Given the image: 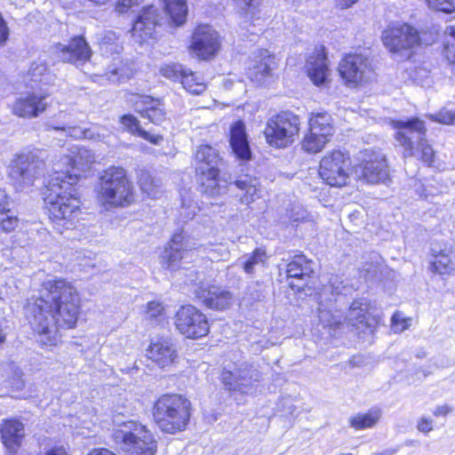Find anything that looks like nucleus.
Masks as SVG:
<instances>
[{
	"instance_id": "5fc2aeb1",
	"label": "nucleus",
	"mask_w": 455,
	"mask_h": 455,
	"mask_svg": "<svg viewBox=\"0 0 455 455\" xmlns=\"http://www.w3.org/2000/svg\"><path fill=\"white\" fill-rule=\"evenodd\" d=\"M409 319L403 317L401 313H395L392 317V325L395 332H402L409 326Z\"/></svg>"
},
{
	"instance_id": "5701e85b",
	"label": "nucleus",
	"mask_w": 455,
	"mask_h": 455,
	"mask_svg": "<svg viewBox=\"0 0 455 455\" xmlns=\"http://www.w3.org/2000/svg\"><path fill=\"white\" fill-rule=\"evenodd\" d=\"M147 355L161 368L172 365L178 356L175 345L168 339L152 342L147 350Z\"/></svg>"
},
{
	"instance_id": "774afa93",
	"label": "nucleus",
	"mask_w": 455,
	"mask_h": 455,
	"mask_svg": "<svg viewBox=\"0 0 455 455\" xmlns=\"http://www.w3.org/2000/svg\"><path fill=\"white\" fill-rule=\"evenodd\" d=\"M88 455H116L114 452L107 449H96L90 452Z\"/></svg>"
},
{
	"instance_id": "4be33fe9",
	"label": "nucleus",
	"mask_w": 455,
	"mask_h": 455,
	"mask_svg": "<svg viewBox=\"0 0 455 455\" xmlns=\"http://www.w3.org/2000/svg\"><path fill=\"white\" fill-rule=\"evenodd\" d=\"M355 174L358 180L366 183L385 182L389 176L385 156H379L363 162L355 167Z\"/></svg>"
},
{
	"instance_id": "dca6fc26",
	"label": "nucleus",
	"mask_w": 455,
	"mask_h": 455,
	"mask_svg": "<svg viewBox=\"0 0 455 455\" xmlns=\"http://www.w3.org/2000/svg\"><path fill=\"white\" fill-rule=\"evenodd\" d=\"M220 48V36L210 25H200L195 29L190 50L196 56L207 60L215 56Z\"/></svg>"
},
{
	"instance_id": "37998d69",
	"label": "nucleus",
	"mask_w": 455,
	"mask_h": 455,
	"mask_svg": "<svg viewBox=\"0 0 455 455\" xmlns=\"http://www.w3.org/2000/svg\"><path fill=\"white\" fill-rule=\"evenodd\" d=\"M414 188L420 198L429 202H433L436 196L442 194L440 187L433 183L422 184L421 182H416Z\"/></svg>"
},
{
	"instance_id": "13d9d810",
	"label": "nucleus",
	"mask_w": 455,
	"mask_h": 455,
	"mask_svg": "<svg viewBox=\"0 0 455 455\" xmlns=\"http://www.w3.org/2000/svg\"><path fill=\"white\" fill-rule=\"evenodd\" d=\"M417 428L419 432L427 434L433 430V420L431 419L422 417L418 421Z\"/></svg>"
},
{
	"instance_id": "6ab92c4d",
	"label": "nucleus",
	"mask_w": 455,
	"mask_h": 455,
	"mask_svg": "<svg viewBox=\"0 0 455 455\" xmlns=\"http://www.w3.org/2000/svg\"><path fill=\"white\" fill-rule=\"evenodd\" d=\"M47 98L48 94L42 92H33L22 94L13 102L12 112L21 118H36L44 113L49 107Z\"/></svg>"
},
{
	"instance_id": "f03ea898",
	"label": "nucleus",
	"mask_w": 455,
	"mask_h": 455,
	"mask_svg": "<svg viewBox=\"0 0 455 455\" xmlns=\"http://www.w3.org/2000/svg\"><path fill=\"white\" fill-rule=\"evenodd\" d=\"M76 182L77 174H70L68 180L52 175L44 192L50 219L54 222L63 221V225H69L68 228L80 212V201L75 187Z\"/></svg>"
},
{
	"instance_id": "412c9836",
	"label": "nucleus",
	"mask_w": 455,
	"mask_h": 455,
	"mask_svg": "<svg viewBox=\"0 0 455 455\" xmlns=\"http://www.w3.org/2000/svg\"><path fill=\"white\" fill-rule=\"evenodd\" d=\"M195 245L196 243H192L183 232L175 233L163 253V267L171 270L176 269L180 260L196 249Z\"/></svg>"
},
{
	"instance_id": "79ce46f5",
	"label": "nucleus",
	"mask_w": 455,
	"mask_h": 455,
	"mask_svg": "<svg viewBox=\"0 0 455 455\" xmlns=\"http://www.w3.org/2000/svg\"><path fill=\"white\" fill-rule=\"evenodd\" d=\"M120 48L119 38L115 32L108 31L103 35L100 42V49L103 54L116 53Z\"/></svg>"
},
{
	"instance_id": "473e14b6",
	"label": "nucleus",
	"mask_w": 455,
	"mask_h": 455,
	"mask_svg": "<svg viewBox=\"0 0 455 455\" xmlns=\"http://www.w3.org/2000/svg\"><path fill=\"white\" fill-rule=\"evenodd\" d=\"M120 123L124 130L133 135L141 137L154 145H159L164 138L159 134H151L140 127V121L132 115H124L120 117Z\"/></svg>"
},
{
	"instance_id": "423d86ee",
	"label": "nucleus",
	"mask_w": 455,
	"mask_h": 455,
	"mask_svg": "<svg viewBox=\"0 0 455 455\" xmlns=\"http://www.w3.org/2000/svg\"><path fill=\"white\" fill-rule=\"evenodd\" d=\"M97 192L104 205L126 206L134 199L132 182L122 167L110 166L104 170L99 179Z\"/></svg>"
},
{
	"instance_id": "e433bc0d",
	"label": "nucleus",
	"mask_w": 455,
	"mask_h": 455,
	"mask_svg": "<svg viewBox=\"0 0 455 455\" xmlns=\"http://www.w3.org/2000/svg\"><path fill=\"white\" fill-rule=\"evenodd\" d=\"M267 256L266 251L262 248H256L251 253L245 254L238 259V265L243 270L250 275H252L257 267H264Z\"/></svg>"
},
{
	"instance_id": "c85d7f7f",
	"label": "nucleus",
	"mask_w": 455,
	"mask_h": 455,
	"mask_svg": "<svg viewBox=\"0 0 455 455\" xmlns=\"http://www.w3.org/2000/svg\"><path fill=\"white\" fill-rule=\"evenodd\" d=\"M308 76L316 84H323L330 75L323 48L311 55L307 63Z\"/></svg>"
},
{
	"instance_id": "338daca9",
	"label": "nucleus",
	"mask_w": 455,
	"mask_h": 455,
	"mask_svg": "<svg viewBox=\"0 0 455 455\" xmlns=\"http://www.w3.org/2000/svg\"><path fill=\"white\" fill-rule=\"evenodd\" d=\"M84 139L89 140H96L100 139V134L96 132L93 129H84Z\"/></svg>"
},
{
	"instance_id": "f704fd0d",
	"label": "nucleus",
	"mask_w": 455,
	"mask_h": 455,
	"mask_svg": "<svg viewBox=\"0 0 455 455\" xmlns=\"http://www.w3.org/2000/svg\"><path fill=\"white\" fill-rule=\"evenodd\" d=\"M19 220L9 208L8 197L0 191V232L10 233L18 226Z\"/></svg>"
},
{
	"instance_id": "8fccbe9b",
	"label": "nucleus",
	"mask_w": 455,
	"mask_h": 455,
	"mask_svg": "<svg viewBox=\"0 0 455 455\" xmlns=\"http://www.w3.org/2000/svg\"><path fill=\"white\" fill-rule=\"evenodd\" d=\"M184 282L187 285L194 286V291L198 286H205L208 283V282H206L204 279V275L196 270H188V272L185 275Z\"/></svg>"
},
{
	"instance_id": "7ed1b4c3",
	"label": "nucleus",
	"mask_w": 455,
	"mask_h": 455,
	"mask_svg": "<svg viewBox=\"0 0 455 455\" xmlns=\"http://www.w3.org/2000/svg\"><path fill=\"white\" fill-rule=\"evenodd\" d=\"M391 124L396 130L395 138L403 148L404 158L415 157L428 166L434 163L435 152L427 140V128L422 120L416 117L394 120Z\"/></svg>"
},
{
	"instance_id": "6e6d98bb",
	"label": "nucleus",
	"mask_w": 455,
	"mask_h": 455,
	"mask_svg": "<svg viewBox=\"0 0 455 455\" xmlns=\"http://www.w3.org/2000/svg\"><path fill=\"white\" fill-rule=\"evenodd\" d=\"M164 312V306L157 301H150L147 306V315L150 318H156Z\"/></svg>"
},
{
	"instance_id": "0e129e2a",
	"label": "nucleus",
	"mask_w": 455,
	"mask_h": 455,
	"mask_svg": "<svg viewBox=\"0 0 455 455\" xmlns=\"http://www.w3.org/2000/svg\"><path fill=\"white\" fill-rule=\"evenodd\" d=\"M450 412H451L450 407L448 405L444 404V405L437 406L435 408V410L434 411V415L436 416V417H438V416H446Z\"/></svg>"
},
{
	"instance_id": "9b49d317",
	"label": "nucleus",
	"mask_w": 455,
	"mask_h": 455,
	"mask_svg": "<svg viewBox=\"0 0 455 455\" xmlns=\"http://www.w3.org/2000/svg\"><path fill=\"white\" fill-rule=\"evenodd\" d=\"M176 329L188 339H198L209 331L206 316L196 307L187 305L180 307L174 316Z\"/></svg>"
},
{
	"instance_id": "680f3d73",
	"label": "nucleus",
	"mask_w": 455,
	"mask_h": 455,
	"mask_svg": "<svg viewBox=\"0 0 455 455\" xmlns=\"http://www.w3.org/2000/svg\"><path fill=\"white\" fill-rule=\"evenodd\" d=\"M8 38V28L0 13V44H3Z\"/></svg>"
},
{
	"instance_id": "69168bd1",
	"label": "nucleus",
	"mask_w": 455,
	"mask_h": 455,
	"mask_svg": "<svg viewBox=\"0 0 455 455\" xmlns=\"http://www.w3.org/2000/svg\"><path fill=\"white\" fill-rule=\"evenodd\" d=\"M68 134L76 139H84V130L76 127H70L68 130Z\"/></svg>"
},
{
	"instance_id": "f257e3e1",
	"label": "nucleus",
	"mask_w": 455,
	"mask_h": 455,
	"mask_svg": "<svg viewBox=\"0 0 455 455\" xmlns=\"http://www.w3.org/2000/svg\"><path fill=\"white\" fill-rule=\"evenodd\" d=\"M80 313V294L64 279L44 282L40 296L28 300L26 307L28 323L43 346H55L60 329L75 328Z\"/></svg>"
},
{
	"instance_id": "a211bd4d",
	"label": "nucleus",
	"mask_w": 455,
	"mask_h": 455,
	"mask_svg": "<svg viewBox=\"0 0 455 455\" xmlns=\"http://www.w3.org/2000/svg\"><path fill=\"white\" fill-rule=\"evenodd\" d=\"M54 53L63 62L81 68L90 61L92 52L84 37L76 36L72 37L68 44H56Z\"/></svg>"
},
{
	"instance_id": "f8f14e48",
	"label": "nucleus",
	"mask_w": 455,
	"mask_h": 455,
	"mask_svg": "<svg viewBox=\"0 0 455 455\" xmlns=\"http://www.w3.org/2000/svg\"><path fill=\"white\" fill-rule=\"evenodd\" d=\"M340 77L348 86H357L368 82L373 74L371 63L362 54H347L338 68Z\"/></svg>"
},
{
	"instance_id": "7c9ffc66",
	"label": "nucleus",
	"mask_w": 455,
	"mask_h": 455,
	"mask_svg": "<svg viewBox=\"0 0 455 455\" xmlns=\"http://www.w3.org/2000/svg\"><path fill=\"white\" fill-rule=\"evenodd\" d=\"M234 185L243 192L241 196V201L249 204L260 196V182L258 178L249 174H243L237 177Z\"/></svg>"
},
{
	"instance_id": "de8ad7c7",
	"label": "nucleus",
	"mask_w": 455,
	"mask_h": 455,
	"mask_svg": "<svg viewBox=\"0 0 455 455\" xmlns=\"http://www.w3.org/2000/svg\"><path fill=\"white\" fill-rule=\"evenodd\" d=\"M427 6L433 10L445 13L455 12V0H425Z\"/></svg>"
},
{
	"instance_id": "393cba45",
	"label": "nucleus",
	"mask_w": 455,
	"mask_h": 455,
	"mask_svg": "<svg viewBox=\"0 0 455 455\" xmlns=\"http://www.w3.org/2000/svg\"><path fill=\"white\" fill-rule=\"evenodd\" d=\"M433 259L430 262L429 270L434 274L447 275L454 269L452 261L453 250L451 246L443 245L437 242L431 244Z\"/></svg>"
},
{
	"instance_id": "aec40b11",
	"label": "nucleus",
	"mask_w": 455,
	"mask_h": 455,
	"mask_svg": "<svg viewBox=\"0 0 455 455\" xmlns=\"http://www.w3.org/2000/svg\"><path fill=\"white\" fill-rule=\"evenodd\" d=\"M193 292L204 307L216 311L229 308L233 302V294L230 291L209 283L205 286H198Z\"/></svg>"
},
{
	"instance_id": "20e7f679",
	"label": "nucleus",
	"mask_w": 455,
	"mask_h": 455,
	"mask_svg": "<svg viewBox=\"0 0 455 455\" xmlns=\"http://www.w3.org/2000/svg\"><path fill=\"white\" fill-rule=\"evenodd\" d=\"M436 38L432 31H421L410 24H395L387 28L381 35L384 46L400 59L411 58L421 45H430Z\"/></svg>"
},
{
	"instance_id": "72a5a7b5",
	"label": "nucleus",
	"mask_w": 455,
	"mask_h": 455,
	"mask_svg": "<svg viewBox=\"0 0 455 455\" xmlns=\"http://www.w3.org/2000/svg\"><path fill=\"white\" fill-rule=\"evenodd\" d=\"M312 264V261L308 260L304 255H295L287 264V276L297 280H303L306 277H309L313 273Z\"/></svg>"
},
{
	"instance_id": "052dcab7",
	"label": "nucleus",
	"mask_w": 455,
	"mask_h": 455,
	"mask_svg": "<svg viewBox=\"0 0 455 455\" xmlns=\"http://www.w3.org/2000/svg\"><path fill=\"white\" fill-rule=\"evenodd\" d=\"M47 70V68L45 65L42 64H33L30 68V75L34 78V80H36V77L38 76L43 75Z\"/></svg>"
},
{
	"instance_id": "4c0bfd02",
	"label": "nucleus",
	"mask_w": 455,
	"mask_h": 455,
	"mask_svg": "<svg viewBox=\"0 0 455 455\" xmlns=\"http://www.w3.org/2000/svg\"><path fill=\"white\" fill-rule=\"evenodd\" d=\"M142 103L146 106L144 109L139 110L141 116L148 118L151 123L159 124L165 119V111L163 104L151 97H144Z\"/></svg>"
},
{
	"instance_id": "2f4dec72",
	"label": "nucleus",
	"mask_w": 455,
	"mask_h": 455,
	"mask_svg": "<svg viewBox=\"0 0 455 455\" xmlns=\"http://www.w3.org/2000/svg\"><path fill=\"white\" fill-rule=\"evenodd\" d=\"M219 170H212V168L206 173L197 172L201 193L214 197L226 192V188L219 184Z\"/></svg>"
},
{
	"instance_id": "bb28decb",
	"label": "nucleus",
	"mask_w": 455,
	"mask_h": 455,
	"mask_svg": "<svg viewBox=\"0 0 455 455\" xmlns=\"http://www.w3.org/2000/svg\"><path fill=\"white\" fill-rule=\"evenodd\" d=\"M230 146L235 156L241 160L251 158V148L245 132V125L242 121L235 122L230 129Z\"/></svg>"
},
{
	"instance_id": "a878e982",
	"label": "nucleus",
	"mask_w": 455,
	"mask_h": 455,
	"mask_svg": "<svg viewBox=\"0 0 455 455\" xmlns=\"http://www.w3.org/2000/svg\"><path fill=\"white\" fill-rule=\"evenodd\" d=\"M1 438L4 446L11 451H16L25 435L23 424L17 419L4 420L0 428Z\"/></svg>"
},
{
	"instance_id": "c756f323",
	"label": "nucleus",
	"mask_w": 455,
	"mask_h": 455,
	"mask_svg": "<svg viewBox=\"0 0 455 455\" xmlns=\"http://www.w3.org/2000/svg\"><path fill=\"white\" fill-rule=\"evenodd\" d=\"M196 172H204L219 170L220 158L215 148L209 145H201L195 153Z\"/></svg>"
},
{
	"instance_id": "ddd939ff",
	"label": "nucleus",
	"mask_w": 455,
	"mask_h": 455,
	"mask_svg": "<svg viewBox=\"0 0 455 455\" xmlns=\"http://www.w3.org/2000/svg\"><path fill=\"white\" fill-rule=\"evenodd\" d=\"M332 133L331 116L327 113L313 114L309 119V132L302 140V148L308 153L320 152Z\"/></svg>"
},
{
	"instance_id": "09e8293b",
	"label": "nucleus",
	"mask_w": 455,
	"mask_h": 455,
	"mask_svg": "<svg viewBox=\"0 0 455 455\" xmlns=\"http://www.w3.org/2000/svg\"><path fill=\"white\" fill-rule=\"evenodd\" d=\"M228 248L222 243L211 246L208 249V256L212 261L225 260L229 258Z\"/></svg>"
},
{
	"instance_id": "4d7b16f0",
	"label": "nucleus",
	"mask_w": 455,
	"mask_h": 455,
	"mask_svg": "<svg viewBox=\"0 0 455 455\" xmlns=\"http://www.w3.org/2000/svg\"><path fill=\"white\" fill-rule=\"evenodd\" d=\"M141 1L142 0H117L115 10L119 13H124L132 6L139 4Z\"/></svg>"
},
{
	"instance_id": "0eeeda50",
	"label": "nucleus",
	"mask_w": 455,
	"mask_h": 455,
	"mask_svg": "<svg viewBox=\"0 0 455 455\" xmlns=\"http://www.w3.org/2000/svg\"><path fill=\"white\" fill-rule=\"evenodd\" d=\"M117 427L113 431L114 442L129 455H154L156 452V441L145 426L134 420L114 419Z\"/></svg>"
},
{
	"instance_id": "864d4df0",
	"label": "nucleus",
	"mask_w": 455,
	"mask_h": 455,
	"mask_svg": "<svg viewBox=\"0 0 455 455\" xmlns=\"http://www.w3.org/2000/svg\"><path fill=\"white\" fill-rule=\"evenodd\" d=\"M235 6L244 13L254 14V10L259 4V0H234Z\"/></svg>"
},
{
	"instance_id": "9d476101",
	"label": "nucleus",
	"mask_w": 455,
	"mask_h": 455,
	"mask_svg": "<svg viewBox=\"0 0 455 455\" xmlns=\"http://www.w3.org/2000/svg\"><path fill=\"white\" fill-rule=\"evenodd\" d=\"M318 172L326 184L338 188L346 186L352 172L350 157L341 150L328 152L321 159Z\"/></svg>"
},
{
	"instance_id": "2eb2a0df",
	"label": "nucleus",
	"mask_w": 455,
	"mask_h": 455,
	"mask_svg": "<svg viewBox=\"0 0 455 455\" xmlns=\"http://www.w3.org/2000/svg\"><path fill=\"white\" fill-rule=\"evenodd\" d=\"M162 18L158 9L154 5L144 7L135 20L132 28V37L134 43L140 45L156 39Z\"/></svg>"
},
{
	"instance_id": "a18cd8bd",
	"label": "nucleus",
	"mask_w": 455,
	"mask_h": 455,
	"mask_svg": "<svg viewBox=\"0 0 455 455\" xmlns=\"http://www.w3.org/2000/svg\"><path fill=\"white\" fill-rule=\"evenodd\" d=\"M319 320L324 326L339 329L344 326L341 315H334L330 310L319 309Z\"/></svg>"
},
{
	"instance_id": "3c124183",
	"label": "nucleus",
	"mask_w": 455,
	"mask_h": 455,
	"mask_svg": "<svg viewBox=\"0 0 455 455\" xmlns=\"http://www.w3.org/2000/svg\"><path fill=\"white\" fill-rule=\"evenodd\" d=\"M432 120L443 124H455V108H442L436 115L431 116Z\"/></svg>"
},
{
	"instance_id": "603ef678",
	"label": "nucleus",
	"mask_w": 455,
	"mask_h": 455,
	"mask_svg": "<svg viewBox=\"0 0 455 455\" xmlns=\"http://www.w3.org/2000/svg\"><path fill=\"white\" fill-rule=\"evenodd\" d=\"M345 286L342 283V281L339 280L338 276H332L329 280V284L325 286L324 292L330 293L332 296H338L342 294Z\"/></svg>"
},
{
	"instance_id": "b1692460",
	"label": "nucleus",
	"mask_w": 455,
	"mask_h": 455,
	"mask_svg": "<svg viewBox=\"0 0 455 455\" xmlns=\"http://www.w3.org/2000/svg\"><path fill=\"white\" fill-rule=\"evenodd\" d=\"M276 68L275 56L267 50H260L256 55L254 63L248 69V77L256 84H261L271 76Z\"/></svg>"
},
{
	"instance_id": "58836bf2",
	"label": "nucleus",
	"mask_w": 455,
	"mask_h": 455,
	"mask_svg": "<svg viewBox=\"0 0 455 455\" xmlns=\"http://www.w3.org/2000/svg\"><path fill=\"white\" fill-rule=\"evenodd\" d=\"M379 410H371L366 413H359L350 418V427L356 429H365L374 427L380 418Z\"/></svg>"
},
{
	"instance_id": "39448f33",
	"label": "nucleus",
	"mask_w": 455,
	"mask_h": 455,
	"mask_svg": "<svg viewBox=\"0 0 455 455\" xmlns=\"http://www.w3.org/2000/svg\"><path fill=\"white\" fill-rule=\"evenodd\" d=\"M153 417L163 432L182 431L190 419V402L179 395H164L154 404Z\"/></svg>"
},
{
	"instance_id": "49530a36",
	"label": "nucleus",
	"mask_w": 455,
	"mask_h": 455,
	"mask_svg": "<svg viewBox=\"0 0 455 455\" xmlns=\"http://www.w3.org/2000/svg\"><path fill=\"white\" fill-rule=\"evenodd\" d=\"M185 69L186 68L182 65L172 63L162 66L160 73L168 79L180 81Z\"/></svg>"
},
{
	"instance_id": "f3484780",
	"label": "nucleus",
	"mask_w": 455,
	"mask_h": 455,
	"mask_svg": "<svg viewBox=\"0 0 455 455\" xmlns=\"http://www.w3.org/2000/svg\"><path fill=\"white\" fill-rule=\"evenodd\" d=\"M222 382L227 389L247 393L254 382L260 379L259 371L247 363H242L233 370L223 371Z\"/></svg>"
},
{
	"instance_id": "4468645a",
	"label": "nucleus",
	"mask_w": 455,
	"mask_h": 455,
	"mask_svg": "<svg viewBox=\"0 0 455 455\" xmlns=\"http://www.w3.org/2000/svg\"><path fill=\"white\" fill-rule=\"evenodd\" d=\"M71 153L72 155L63 156L54 163L52 176L66 180H68L70 174H77L78 178L81 172L87 171L95 162L93 152L85 148H76Z\"/></svg>"
},
{
	"instance_id": "bf43d9fd",
	"label": "nucleus",
	"mask_w": 455,
	"mask_h": 455,
	"mask_svg": "<svg viewBox=\"0 0 455 455\" xmlns=\"http://www.w3.org/2000/svg\"><path fill=\"white\" fill-rule=\"evenodd\" d=\"M197 207L194 204L186 206L185 204L182 205L180 215L183 216L184 221H187L188 220H192L196 214Z\"/></svg>"
},
{
	"instance_id": "cd10ccee",
	"label": "nucleus",
	"mask_w": 455,
	"mask_h": 455,
	"mask_svg": "<svg viewBox=\"0 0 455 455\" xmlns=\"http://www.w3.org/2000/svg\"><path fill=\"white\" fill-rule=\"evenodd\" d=\"M368 304L365 300H355L343 319L344 325H351L360 331L371 327L370 317L367 315Z\"/></svg>"
},
{
	"instance_id": "6e6552de",
	"label": "nucleus",
	"mask_w": 455,
	"mask_h": 455,
	"mask_svg": "<svg viewBox=\"0 0 455 455\" xmlns=\"http://www.w3.org/2000/svg\"><path fill=\"white\" fill-rule=\"evenodd\" d=\"M299 118L283 111L268 119L264 130L267 142L275 148H286L295 140L299 131Z\"/></svg>"
},
{
	"instance_id": "a19ab883",
	"label": "nucleus",
	"mask_w": 455,
	"mask_h": 455,
	"mask_svg": "<svg viewBox=\"0 0 455 455\" xmlns=\"http://www.w3.org/2000/svg\"><path fill=\"white\" fill-rule=\"evenodd\" d=\"M139 184L142 192L150 197H156L158 195L159 181L156 180L147 171H140L139 174Z\"/></svg>"
},
{
	"instance_id": "1a4fd4ad",
	"label": "nucleus",
	"mask_w": 455,
	"mask_h": 455,
	"mask_svg": "<svg viewBox=\"0 0 455 455\" xmlns=\"http://www.w3.org/2000/svg\"><path fill=\"white\" fill-rule=\"evenodd\" d=\"M44 171V161L34 152L21 153L12 161L9 177L18 190L34 185Z\"/></svg>"
},
{
	"instance_id": "c03bdc74",
	"label": "nucleus",
	"mask_w": 455,
	"mask_h": 455,
	"mask_svg": "<svg viewBox=\"0 0 455 455\" xmlns=\"http://www.w3.org/2000/svg\"><path fill=\"white\" fill-rule=\"evenodd\" d=\"M444 35V55L449 62L455 64V27H447Z\"/></svg>"
},
{
	"instance_id": "ea45409f",
	"label": "nucleus",
	"mask_w": 455,
	"mask_h": 455,
	"mask_svg": "<svg viewBox=\"0 0 455 455\" xmlns=\"http://www.w3.org/2000/svg\"><path fill=\"white\" fill-rule=\"evenodd\" d=\"M180 83L182 84L184 89H186L188 92L196 95L203 93L206 89L205 84L201 81V79L198 78L195 73L187 68L183 73Z\"/></svg>"
},
{
	"instance_id": "e2e57ef3",
	"label": "nucleus",
	"mask_w": 455,
	"mask_h": 455,
	"mask_svg": "<svg viewBox=\"0 0 455 455\" xmlns=\"http://www.w3.org/2000/svg\"><path fill=\"white\" fill-rule=\"evenodd\" d=\"M37 455H68V453L63 447H52L44 452H40Z\"/></svg>"
},
{
	"instance_id": "c9c22d12",
	"label": "nucleus",
	"mask_w": 455,
	"mask_h": 455,
	"mask_svg": "<svg viewBox=\"0 0 455 455\" xmlns=\"http://www.w3.org/2000/svg\"><path fill=\"white\" fill-rule=\"evenodd\" d=\"M164 11L176 27L186 22L188 16L187 0H163Z\"/></svg>"
}]
</instances>
